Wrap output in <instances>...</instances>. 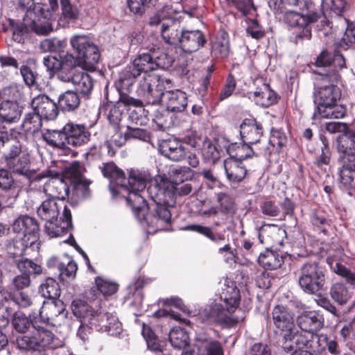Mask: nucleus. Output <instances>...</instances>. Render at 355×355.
I'll list each match as a JSON object with an SVG mask.
<instances>
[{
    "mask_svg": "<svg viewBox=\"0 0 355 355\" xmlns=\"http://www.w3.org/2000/svg\"><path fill=\"white\" fill-rule=\"evenodd\" d=\"M14 329L20 334H25L32 328L31 335L17 336V347L29 352L28 355H50L51 349L60 345V339L46 327L53 324L51 318L42 315L41 309L31 311L28 315L23 312H15L12 318Z\"/></svg>",
    "mask_w": 355,
    "mask_h": 355,
    "instance_id": "obj_1",
    "label": "nucleus"
},
{
    "mask_svg": "<svg viewBox=\"0 0 355 355\" xmlns=\"http://www.w3.org/2000/svg\"><path fill=\"white\" fill-rule=\"evenodd\" d=\"M340 76L337 70L329 69L325 73H319L316 78L313 103L315 109L313 119H341L346 113V107L338 104L341 89L338 86Z\"/></svg>",
    "mask_w": 355,
    "mask_h": 355,
    "instance_id": "obj_2",
    "label": "nucleus"
},
{
    "mask_svg": "<svg viewBox=\"0 0 355 355\" xmlns=\"http://www.w3.org/2000/svg\"><path fill=\"white\" fill-rule=\"evenodd\" d=\"M128 184H121L117 190L112 189L114 197L125 200L141 198L142 200H162V196L168 198V187L171 181L162 175L152 180V175L147 170L130 168L127 170Z\"/></svg>",
    "mask_w": 355,
    "mask_h": 355,
    "instance_id": "obj_3",
    "label": "nucleus"
},
{
    "mask_svg": "<svg viewBox=\"0 0 355 355\" xmlns=\"http://www.w3.org/2000/svg\"><path fill=\"white\" fill-rule=\"evenodd\" d=\"M268 4L277 12H282L285 6L298 7L300 12L286 11L284 21L288 26L295 28L293 32L295 43L311 39V24L321 17L320 10L311 0H270Z\"/></svg>",
    "mask_w": 355,
    "mask_h": 355,
    "instance_id": "obj_4",
    "label": "nucleus"
},
{
    "mask_svg": "<svg viewBox=\"0 0 355 355\" xmlns=\"http://www.w3.org/2000/svg\"><path fill=\"white\" fill-rule=\"evenodd\" d=\"M165 83H168V80L158 74L148 75L139 83L137 93L148 104H157L162 100L168 111L183 112L188 103L187 94L180 89L164 92Z\"/></svg>",
    "mask_w": 355,
    "mask_h": 355,
    "instance_id": "obj_5",
    "label": "nucleus"
},
{
    "mask_svg": "<svg viewBox=\"0 0 355 355\" xmlns=\"http://www.w3.org/2000/svg\"><path fill=\"white\" fill-rule=\"evenodd\" d=\"M241 302L239 289L235 282L226 279L219 293V302L211 303L202 312L205 320L215 322L223 328H230L239 322L234 315Z\"/></svg>",
    "mask_w": 355,
    "mask_h": 355,
    "instance_id": "obj_6",
    "label": "nucleus"
},
{
    "mask_svg": "<svg viewBox=\"0 0 355 355\" xmlns=\"http://www.w3.org/2000/svg\"><path fill=\"white\" fill-rule=\"evenodd\" d=\"M168 201H126V205L130 208L135 218L144 226H146L148 232L155 233L166 230V226L171 222V211Z\"/></svg>",
    "mask_w": 355,
    "mask_h": 355,
    "instance_id": "obj_7",
    "label": "nucleus"
},
{
    "mask_svg": "<svg viewBox=\"0 0 355 355\" xmlns=\"http://www.w3.org/2000/svg\"><path fill=\"white\" fill-rule=\"evenodd\" d=\"M85 171L84 165L79 161L72 162L68 166L65 167L62 173L47 169L38 173L36 180H41L46 178H51L52 183L55 187L60 186L64 194L59 192L58 195H51L48 200H65L69 195V187L65 182V180H69L77 189V186H82V191L84 198L89 197V189L87 184H83V173Z\"/></svg>",
    "mask_w": 355,
    "mask_h": 355,
    "instance_id": "obj_8",
    "label": "nucleus"
},
{
    "mask_svg": "<svg viewBox=\"0 0 355 355\" xmlns=\"http://www.w3.org/2000/svg\"><path fill=\"white\" fill-rule=\"evenodd\" d=\"M153 55L152 51L139 54L132 64L126 66L119 73V77L115 83L118 92H129L137 77L144 73L139 83L148 75L156 74L155 71Z\"/></svg>",
    "mask_w": 355,
    "mask_h": 355,
    "instance_id": "obj_9",
    "label": "nucleus"
},
{
    "mask_svg": "<svg viewBox=\"0 0 355 355\" xmlns=\"http://www.w3.org/2000/svg\"><path fill=\"white\" fill-rule=\"evenodd\" d=\"M324 268L317 261H309L302 265L298 285L303 292L309 295H316L320 291L327 290V287H324Z\"/></svg>",
    "mask_w": 355,
    "mask_h": 355,
    "instance_id": "obj_10",
    "label": "nucleus"
},
{
    "mask_svg": "<svg viewBox=\"0 0 355 355\" xmlns=\"http://www.w3.org/2000/svg\"><path fill=\"white\" fill-rule=\"evenodd\" d=\"M70 44L83 67L89 71H95L101 55L92 40L85 35H75L71 37Z\"/></svg>",
    "mask_w": 355,
    "mask_h": 355,
    "instance_id": "obj_11",
    "label": "nucleus"
},
{
    "mask_svg": "<svg viewBox=\"0 0 355 355\" xmlns=\"http://www.w3.org/2000/svg\"><path fill=\"white\" fill-rule=\"evenodd\" d=\"M338 162L343 169V174H349L350 168H355V130L349 129L346 135L337 139Z\"/></svg>",
    "mask_w": 355,
    "mask_h": 355,
    "instance_id": "obj_12",
    "label": "nucleus"
},
{
    "mask_svg": "<svg viewBox=\"0 0 355 355\" xmlns=\"http://www.w3.org/2000/svg\"><path fill=\"white\" fill-rule=\"evenodd\" d=\"M250 91L247 96L255 104L263 107H268L277 101L275 92L270 88L269 85L265 83L263 78L257 76L249 81Z\"/></svg>",
    "mask_w": 355,
    "mask_h": 355,
    "instance_id": "obj_13",
    "label": "nucleus"
},
{
    "mask_svg": "<svg viewBox=\"0 0 355 355\" xmlns=\"http://www.w3.org/2000/svg\"><path fill=\"white\" fill-rule=\"evenodd\" d=\"M46 267L62 282L74 279L78 270L76 262L68 256H66V260L61 257H51L46 261Z\"/></svg>",
    "mask_w": 355,
    "mask_h": 355,
    "instance_id": "obj_14",
    "label": "nucleus"
},
{
    "mask_svg": "<svg viewBox=\"0 0 355 355\" xmlns=\"http://www.w3.org/2000/svg\"><path fill=\"white\" fill-rule=\"evenodd\" d=\"M296 322L302 331L309 333L313 339L316 332L324 325V318L320 310H302L296 317Z\"/></svg>",
    "mask_w": 355,
    "mask_h": 355,
    "instance_id": "obj_15",
    "label": "nucleus"
},
{
    "mask_svg": "<svg viewBox=\"0 0 355 355\" xmlns=\"http://www.w3.org/2000/svg\"><path fill=\"white\" fill-rule=\"evenodd\" d=\"M272 319L275 327L282 331V338H288L295 334V313L288 306L277 304L272 312Z\"/></svg>",
    "mask_w": 355,
    "mask_h": 355,
    "instance_id": "obj_16",
    "label": "nucleus"
},
{
    "mask_svg": "<svg viewBox=\"0 0 355 355\" xmlns=\"http://www.w3.org/2000/svg\"><path fill=\"white\" fill-rule=\"evenodd\" d=\"M163 304L166 306V308L159 309L153 312L152 314L153 317L157 318L168 317L182 324H189L190 323L188 319L182 318L180 313L175 312L171 309V306H174L185 313L187 316H191V311L184 304L181 298L176 296L166 298L163 300Z\"/></svg>",
    "mask_w": 355,
    "mask_h": 355,
    "instance_id": "obj_17",
    "label": "nucleus"
},
{
    "mask_svg": "<svg viewBox=\"0 0 355 355\" xmlns=\"http://www.w3.org/2000/svg\"><path fill=\"white\" fill-rule=\"evenodd\" d=\"M12 230L16 233L21 234V237L28 240L29 244H35L39 239L40 226L33 217L27 215L19 216L14 221Z\"/></svg>",
    "mask_w": 355,
    "mask_h": 355,
    "instance_id": "obj_18",
    "label": "nucleus"
},
{
    "mask_svg": "<svg viewBox=\"0 0 355 355\" xmlns=\"http://www.w3.org/2000/svg\"><path fill=\"white\" fill-rule=\"evenodd\" d=\"M207 43L205 33L200 30L181 29L180 47L186 53L196 52Z\"/></svg>",
    "mask_w": 355,
    "mask_h": 355,
    "instance_id": "obj_19",
    "label": "nucleus"
},
{
    "mask_svg": "<svg viewBox=\"0 0 355 355\" xmlns=\"http://www.w3.org/2000/svg\"><path fill=\"white\" fill-rule=\"evenodd\" d=\"M31 107L46 121H53L59 114L58 104L46 94H40L33 98Z\"/></svg>",
    "mask_w": 355,
    "mask_h": 355,
    "instance_id": "obj_20",
    "label": "nucleus"
},
{
    "mask_svg": "<svg viewBox=\"0 0 355 355\" xmlns=\"http://www.w3.org/2000/svg\"><path fill=\"white\" fill-rule=\"evenodd\" d=\"M66 145L80 147L86 144L90 139V132L84 125L69 122L63 126Z\"/></svg>",
    "mask_w": 355,
    "mask_h": 355,
    "instance_id": "obj_21",
    "label": "nucleus"
},
{
    "mask_svg": "<svg viewBox=\"0 0 355 355\" xmlns=\"http://www.w3.org/2000/svg\"><path fill=\"white\" fill-rule=\"evenodd\" d=\"M244 159L231 152V157L224 161V167L228 180L232 183H238L244 179Z\"/></svg>",
    "mask_w": 355,
    "mask_h": 355,
    "instance_id": "obj_22",
    "label": "nucleus"
},
{
    "mask_svg": "<svg viewBox=\"0 0 355 355\" xmlns=\"http://www.w3.org/2000/svg\"><path fill=\"white\" fill-rule=\"evenodd\" d=\"M159 150L164 156L175 162L182 160L187 154L182 143L176 138L163 140L159 146Z\"/></svg>",
    "mask_w": 355,
    "mask_h": 355,
    "instance_id": "obj_23",
    "label": "nucleus"
},
{
    "mask_svg": "<svg viewBox=\"0 0 355 355\" xmlns=\"http://www.w3.org/2000/svg\"><path fill=\"white\" fill-rule=\"evenodd\" d=\"M279 250L268 247L264 252H260L257 261L265 270H275L282 266L285 256L279 254Z\"/></svg>",
    "mask_w": 355,
    "mask_h": 355,
    "instance_id": "obj_24",
    "label": "nucleus"
},
{
    "mask_svg": "<svg viewBox=\"0 0 355 355\" xmlns=\"http://www.w3.org/2000/svg\"><path fill=\"white\" fill-rule=\"evenodd\" d=\"M119 98L114 104L110 103L107 105V119L110 123L113 125L114 128H118L121 121L123 114L126 108L125 103H128L132 100L129 99V96L125 94L126 92H119Z\"/></svg>",
    "mask_w": 355,
    "mask_h": 355,
    "instance_id": "obj_25",
    "label": "nucleus"
},
{
    "mask_svg": "<svg viewBox=\"0 0 355 355\" xmlns=\"http://www.w3.org/2000/svg\"><path fill=\"white\" fill-rule=\"evenodd\" d=\"M257 8L252 0H245V23L248 24L245 31L251 37L259 40L263 37L264 31L256 18Z\"/></svg>",
    "mask_w": 355,
    "mask_h": 355,
    "instance_id": "obj_26",
    "label": "nucleus"
},
{
    "mask_svg": "<svg viewBox=\"0 0 355 355\" xmlns=\"http://www.w3.org/2000/svg\"><path fill=\"white\" fill-rule=\"evenodd\" d=\"M135 314V322L141 326V335L144 338L148 349L154 352H163L165 343L160 340L152 327L145 322H141Z\"/></svg>",
    "mask_w": 355,
    "mask_h": 355,
    "instance_id": "obj_27",
    "label": "nucleus"
},
{
    "mask_svg": "<svg viewBox=\"0 0 355 355\" xmlns=\"http://www.w3.org/2000/svg\"><path fill=\"white\" fill-rule=\"evenodd\" d=\"M262 135L261 125L250 114L245 113V150H252L251 146L258 143Z\"/></svg>",
    "mask_w": 355,
    "mask_h": 355,
    "instance_id": "obj_28",
    "label": "nucleus"
},
{
    "mask_svg": "<svg viewBox=\"0 0 355 355\" xmlns=\"http://www.w3.org/2000/svg\"><path fill=\"white\" fill-rule=\"evenodd\" d=\"M61 59V67L57 73L58 79L64 83H70L75 74L78 73L76 68V60L74 56L69 53L60 54Z\"/></svg>",
    "mask_w": 355,
    "mask_h": 355,
    "instance_id": "obj_29",
    "label": "nucleus"
},
{
    "mask_svg": "<svg viewBox=\"0 0 355 355\" xmlns=\"http://www.w3.org/2000/svg\"><path fill=\"white\" fill-rule=\"evenodd\" d=\"M73 227V223L62 220V218L55 216V218L46 222L44 231L49 238H58L66 235Z\"/></svg>",
    "mask_w": 355,
    "mask_h": 355,
    "instance_id": "obj_30",
    "label": "nucleus"
},
{
    "mask_svg": "<svg viewBox=\"0 0 355 355\" xmlns=\"http://www.w3.org/2000/svg\"><path fill=\"white\" fill-rule=\"evenodd\" d=\"M129 99L132 100L125 103V111L129 113L128 119L134 124L142 125L146 123L148 112H146L141 100L129 96Z\"/></svg>",
    "mask_w": 355,
    "mask_h": 355,
    "instance_id": "obj_31",
    "label": "nucleus"
},
{
    "mask_svg": "<svg viewBox=\"0 0 355 355\" xmlns=\"http://www.w3.org/2000/svg\"><path fill=\"white\" fill-rule=\"evenodd\" d=\"M80 98L77 92L67 90L62 93L58 98V106L62 112H73L78 109Z\"/></svg>",
    "mask_w": 355,
    "mask_h": 355,
    "instance_id": "obj_32",
    "label": "nucleus"
},
{
    "mask_svg": "<svg viewBox=\"0 0 355 355\" xmlns=\"http://www.w3.org/2000/svg\"><path fill=\"white\" fill-rule=\"evenodd\" d=\"M160 33L166 43L173 45L180 44L181 30H178L177 24L174 20H169L166 23H162Z\"/></svg>",
    "mask_w": 355,
    "mask_h": 355,
    "instance_id": "obj_33",
    "label": "nucleus"
},
{
    "mask_svg": "<svg viewBox=\"0 0 355 355\" xmlns=\"http://www.w3.org/2000/svg\"><path fill=\"white\" fill-rule=\"evenodd\" d=\"M173 173L177 175L175 182L180 181L183 182L182 178V169L176 168L173 171ZM171 187H168V198H177L188 196L192 191V187L190 183H186L184 184H179L177 182H171Z\"/></svg>",
    "mask_w": 355,
    "mask_h": 355,
    "instance_id": "obj_34",
    "label": "nucleus"
},
{
    "mask_svg": "<svg viewBox=\"0 0 355 355\" xmlns=\"http://www.w3.org/2000/svg\"><path fill=\"white\" fill-rule=\"evenodd\" d=\"M42 139L47 145L59 149H67L65 134L63 128L60 130H46L42 135Z\"/></svg>",
    "mask_w": 355,
    "mask_h": 355,
    "instance_id": "obj_35",
    "label": "nucleus"
},
{
    "mask_svg": "<svg viewBox=\"0 0 355 355\" xmlns=\"http://www.w3.org/2000/svg\"><path fill=\"white\" fill-rule=\"evenodd\" d=\"M60 5L62 13L59 19V24L66 26L78 19L79 10L77 6L73 4L70 0H60Z\"/></svg>",
    "mask_w": 355,
    "mask_h": 355,
    "instance_id": "obj_36",
    "label": "nucleus"
},
{
    "mask_svg": "<svg viewBox=\"0 0 355 355\" xmlns=\"http://www.w3.org/2000/svg\"><path fill=\"white\" fill-rule=\"evenodd\" d=\"M151 282L152 279L150 278L139 277L128 286V288L130 291V294L132 293L133 298L132 304L138 306H141L144 297L142 289Z\"/></svg>",
    "mask_w": 355,
    "mask_h": 355,
    "instance_id": "obj_37",
    "label": "nucleus"
},
{
    "mask_svg": "<svg viewBox=\"0 0 355 355\" xmlns=\"http://www.w3.org/2000/svg\"><path fill=\"white\" fill-rule=\"evenodd\" d=\"M101 171L104 177L110 179L111 181L116 182L117 184L116 187H110V190H112V189L117 190L119 186L125 184L123 183L125 178L124 172L119 169L113 162L105 164ZM110 192L113 195L112 191ZM112 197L114 198L113 196Z\"/></svg>",
    "mask_w": 355,
    "mask_h": 355,
    "instance_id": "obj_38",
    "label": "nucleus"
},
{
    "mask_svg": "<svg viewBox=\"0 0 355 355\" xmlns=\"http://www.w3.org/2000/svg\"><path fill=\"white\" fill-rule=\"evenodd\" d=\"M73 85L76 92L83 95H87L91 92L93 88V80L92 77L83 71H79L75 74L71 81Z\"/></svg>",
    "mask_w": 355,
    "mask_h": 355,
    "instance_id": "obj_39",
    "label": "nucleus"
},
{
    "mask_svg": "<svg viewBox=\"0 0 355 355\" xmlns=\"http://www.w3.org/2000/svg\"><path fill=\"white\" fill-rule=\"evenodd\" d=\"M29 241L26 238H15L8 245L7 252L10 258L15 259V261L24 257L26 250L31 248L34 244H29Z\"/></svg>",
    "mask_w": 355,
    "mask_h": 355,
    "instance_id": "obj_40",
    "label": "nucleus"
},
{
    "mask_svg": "<svg viewBox=\"0 0 355 355\" xmlns=\"http://www.w3.org/2000/svg\"><path fill=\"white\" fill-rule=\"evenodd\" d=\"M210 201H191L189 206L191 212L202 218H210L218 212V207L209 205Z\"/></svg>",
    "mask_w": 355,
    "mask_h": 355,
    "instance_id": "obj_41",
    "label": "nucleus"
},
{
    "mask_svg": "<svg viewBox=\"0 0 355 355\" xmlns=\"http://www.w3.org/2000/svg\"><path fill=\"white\" fill-rule=\"evenodd\" d=\"M41 296L45 300H51L60 296L61 290L58 282L53 277H46L38 288Z\"/></svg>",
    "mask_w": 355,
    "mask_h": 355,
    "instance_id": "obj_42",
    "label": "nucleus"
},
{
    "mask_svg": "<svg viewBox=\"0 0 355 355\" xmlns=\"http://www.w3.org/2000/svg\"><path fill=\"white\" fill-rule=\"evenodd\" d=\"M168 340L175 349H182L189 344V336L187 331L181 327H175L168 333Z\"/></svg>",
    "mask_w": 355,
    "mask_h": 355,
    "instance_id": "obj_43",
    "label": "nucleus"
},
{
    "mask_svg": "<svg viewBox=\"0 0 355 355\" xmlns=\"http://www.w3.org/2000/svg\"><path fill=\"white\" fill-rule=\"evenodd\" d=\"M119 141L115 142L117 147H121L128 140L131 139H137L146 142H149L150 139V133L146 130L129 126H128L127 131L124 135H119Z\"/></svg>",
    "mask_w": 355,
    "mask_h": 355,
    "instance_id": "obj_44",
    "label": "nucleus"
},
{
    "mask_svg": "<svg viewBox=\"0 0 355 355\" xmlns=\"http://www.w3.org/2000/svg\"><path fill=\"white\" fill-rule=\"evenodd\" d=\"M71 309L73 314L79 318L81 324H85L86 320L91 315L93 310L92 306L85 300L78 298L73 300Z\"/></svg>",
    "mask_w": 355,
    "mask_h": 355,
    "instance_id": "obj_45",
    "label": "nucleus"
},
{
    "mask_svg": "<svg viewBox=\"0 0 355 355\" xmlns=\"http://www.w3.org/2000/svg\"><path fill=\"white\" fill-rule=\"evenodd\" d=\"M197 355H223V349L218 342L205 339L196 345Z\"/></svg>",
    "mask_w": 355,
    "mask_h": 355,
    "instance_id": "obj_46",
    "label": "nucleus"
},
{
    "mask_svg": "<svg viewBox=\"0 0 355 355\" xmlns=\"http://www.w3.org/2000/svg\"><path fill=\"white\" fill-rule=\"evenodd\" d=\"M37 213L42 220L47 222L58 216L60 210L56 201H42L37 209Z\"/></svg>",
    "mask_w": 355,
    "mask_h": 355,
    "instance_id": "obj_47",
    "label": "nucleus"
},
{
    "mask_svg": "<svg viewBox=\"0 0 355 355\" xmlns=\"http://www.w3.org/2000/svg\"><path fill=\"white\" fill-rule=\"evenodd\" d=\"M17 269L23 274L31 275H38L42 272V268L40 264L34 262L32 259L21 257L15 261Z\"/></svg>",
    "mask_w": 355,
    "mask_h": 355,
    "instance_id": "obj_48",
    "label": "nucleus"
},
{
    "mask_svg": "<svg viewBox=\"0 0 355 355\" xmlns=\"http://www.w3.org/2000/svg\"><path fill=\"white\" fill-rule=\"evenodd\" d=\"M42 120L38 113L33 110L32 112L26 114L21 127L25 132L35 133L42 127Z\"/></svg>",
    "mask_w": 355,
    "mask_h": 355,
    "instance_id": "obj_49",
    "label": "nucleus"
},
{
    "mask_svg": "<svg viewBox=\"0 0 355 355\" xmlns=\"http://www.w3.org/2000/svg\"><path fill=\"white\" fill-rule=\"evenodd\" d=\"M45 306L50 311L51 316L59 317L65 318L67 316L68 312L66 309V305L63 301L57 297L51 300H44L43 306L41 309Z\"/></svg>",
    "mask_w": 355,
    "mask_h": 355,
    "instance_id": "obj_50",
    "label": "nucleus"
},
{
    "mask_svg": "<svg viewBox=\"0 0 355 355\" xmlns=\"http://www.w3.org/2000/svg\"><path fill=\"white\" fill-rule=\"evenodd\" d=\"M41 14L35 15V17L27 18L30 31H33L38 35H46L51 33L53 29L51 24L48 21L41 22L40 17Z\"/></svg>",
    "mask_w": 355,
    "mask_h": 355,
    "instance_id": "obj_51",
    "label": "nucleus"
},
{
    "mask_svg": "<svg viewBox=\"0 0 355 355\" xmlns=\"http://www.w3.org/2000/svg\"><path fill=\"white\" fill-rule=\"evenodd\" d=\"M330 295L339 305L345 304L352 297L346 286L343 283L332 284L330 288Z\"/></svg>",
    "mask_w": 355,
    "mask_h": 355,
    "instance_id": "obj_52",
    "label": "nucleus"
},
{
    "mask_svg": "<svg viewBox=\"0 0 355 355\" xmlns=\"http://www.w3.org/2000/svg\"><path fill=\"white\" fill-rule=\"evenodd\" d=\"M347 3L345 0H321V8H318L322 14L329 12L336 15H341L343 12Z\"/></svg>",
    "mask_w": 355,
    "mask_h": 355,
    "instance_id": "obj_53",
    "label": "nucleus"
},
{
    "mask_svg": "<svg viewBox=\"0 0 355 355\" xmlns=\"http://www.w3.org/2000/svg\"><path fill=\"white\" fill-rule=\"evenodd\" d=\"M17 8L24 12V18H31L41 14L42 6L35 0H17Z\"/></svg>",
    "mask_w": 355,
    "mask_h": 355,
    "instance_id": "obj_54",
    "label": "nucleus"
},
{
    "mask_svg": "<svg viewBox=\"0 0 355 355\" xmlns=\"http://www.w3.org/2000/svg\"><path fill=\"white\" fill-rule=\"evenodd\" d=\"M9 147V151L4 155L5 158L8 159H15L21 153V146L16 141H10L8 132L6 131H0V146L5 144Z\"/></svg>",
    "mask_w": 355,
    "mask_h": 355,
    "instance_id": "obj_55",
    "label": "nucleus"
},
{
    "mask_svg": "<svg viewBox=\"0 0 355 355\" xmlns=\"http://www.w3.org/2000/svg\"><path fill=\"white\" fill-rule=\"evenodd\" d=\"M67 46L65 40H60L57 37L44 39L40 42V49L43 52L57 53L63 51Z\"/></svg>",
    "mask_w": 355,
    "mask_h": 355,
    "instance_id": "obj_56",
    "label": "nucleus"
},
{
    "mask_svg": "<svg viewBox=\"0 0 355 355\" xmlns=\"http://www.w3.org/2000/svg\"><path fill=\"white\" fill-rule=\"evenodd\" d=\"M201 154L205 160L215 163L220 157V150L209 139L203 141Z\"/></svg>",
    "mask_w": 355,
    "mask_h": 355,
    "instance_id": "obj_57",
    "label": "nucleus"
},
{
    "mask_svg": "<svg viewBox=\"0 0 355 355\" xmlns=\"http://www.w3.org/2000/svg\"><path fill=\"white\" fill-rule=\"evenodd\" d=\"M315 338L317 339L318 348L313 349V352L319 353L327 347L328 352L331 354H338L340 353L338 345L335 340H329L328 336L324 334L315 335Z\"/></svg>",
    "mask_w": 355,
    "mask_h": 355,
    "instance_id": "obj_58",
    "label": "nucleus"
},
{
    "mask_svg": "<svg viewBox=\"0 0 355 355\" xmlns=\"http://www.w3.org/2000/svg\"><path fill=\"white\" fill-rule=\"evenodd\" d=\"M295 334L290 336V339L288 338H282L283 340L289 341L293 343L295 349H313V347L311 342V339L308 338L302 334H299V331L295 327L293 331Z\"/></svg>",
    "mask_w": 355,
    "mask_h": 355,
    "instance_id": "obj_59",
    "label": "nucleus"
},
{
    "mask_svg": "<svg viewBox=\"0 0 355 355\" xmlns=\"http://www.w3.org/2000/svg\"><path fill=\"white\" fill-rule=\"evenodd\" d=\"M349 169V174H345V177L343 174V169H339V176L340 187L347 190L351 196L355 194V168L352 167Z\"/></svg>",
    "mask_w": 355,
    "mask_h": 355,
    "instance_id": "obj_60",
    "label": "nucleus"
},
{
    "mask_svg": "<svg viewBox=\"0 0 355 355\" xmlns=\"http://www.w3.org/2000/svg\"><path fill=\"white\" fill-rule=\"evenodd\" d=\"M94 282L97 286L98 290L106 298L114 294L118 290V284L103 279L101 277H96Z\"/></svg>",
    "mask_w": 355,
    "mask_h": 355,
    "instance_id": "obj_61",
    "label": "nucleus"
},
{
    "mask_svg": "<svg viewBox=\"0 0 355 355\" xmlns=\"http://www.w3.org/2000/svg\"><path fill=\"white\" fill-rule=\"evenodd\" d=\"M104 313L105 311H102L101 309L96 311L93 309L91 315L86 320L85 324L92 330L101 332L103 327H105L104 324H101L103 317H105Z\"/></svg>",
    "mask_w": 355,
    "mask_h": 355,
    "instance_id": "obj_62",
    "label": "nucleus"
},
{
    "mask_svg": "<svg viewBox=\"0 0 355 355\" xmlns=\"http://www.w3.org/2000/svg\"><path fill=\"white\" fill-rule=\"evenodd\" d=\"M12 170L15 173L24 175L29 179L33 178L34 180L38 181L35 178L37 174H32L31 171L29 170V162L25 157L18 159L17 162L13 164Z\"/></svg>",
    "mask_w": 355,
    "mask_h": 355,
    "instance_id": "obj_63",
    "label": "nucleus"
},
{
    "mask_svg": "<svg viewBox=\"0 0 355 355\" xmlns=\"http://www.w3.org/2000/svg\"><path fill=\"white\" fill-rule=\"evenodd\" d=\"M334 271L336 275L345 278L348 284L355 286V272H352L349 268L340 262L336 263Z\"/></svg>",
    "mask_w": 355,
    "mask_h": 355,
    "instance_id": "obj_64",
    "label": "nucleus"
}]
</instances>
